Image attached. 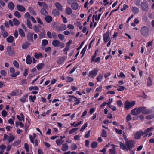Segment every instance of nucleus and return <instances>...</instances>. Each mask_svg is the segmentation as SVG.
<instances>
[{
	"mask_svg": "<svg viewBox=\"0 0 154 154\" xmlns=\"http://www.w3.org/2000/svg\"><path fill=\"white\" fill-rule=\"evenodd\" d=\"M146 107H145L140 106L138 108H136L131 112V113L134 116L142 113L144 114H147L151 112V111L149 109H146Z\"/></svg>",
	"mask_w": 154,
	"mask_h": 154,
	"instance_id": "nucleus-1",
	"label": "nucleus"
},
{
	"mask_svg": "<svg viewBox=\"0 0 154 154\" xmlns=\"http://www.w3.org/2000/svg\"><path fill=\"white\" fill-rule=\"evenodd\" d=\"M149 29L147 26H145L141 28L140 32L144 37L147 36L149 35Z\"/></svg>",
	"mask_w": 154,
	"mask_h": 154,
	"instance_id": "nucleus-2",
	"label": "nucleus"
},
{
	"mask_svg": "<svg viewBox=\"0 0 154 154\" xmlns=\"http://www.w3.org/2000/svg\"><path fill=\"white\" fill-rule=\"evenodd\" d=\"M52 44L55 47H60L61 48L64 47V44L61 43L58 40H54L52 41Z\"/></svg>",
	"mask_w": 154,
	"mask_h": 154,
	"instance_id": "nucleus-3",
	"label": "nucleus"
},
{
	"mask_svg": "<svg viewBox=\"0 0 154 154\" xmlns=\"http://www.w3.org/2000/svg\"><path fill=\"white\" fill-rule=\"evenodd\" d=\"M135 104V101H132L129 102L128 101H126L124 103V107L126 109H128L134 106Z\"/></svg>",
	"mask_w": 154,
	"mask_h": 154,
	"instance_id": "nucleus-4",
	"label": "nucleus"
},
{
	"mask_svg": "<svg viewBox=\"0 0 154 154\" xmlns=\"http://www.w3.org/2000/svg\"><path fill=\"white\" fill-rule=\"evenodd\" d=\"M127 150H130L134 146V142L131 140H128L126 142Z\"/></svg>",
	"mask_w": 154,
	"mask_h": 154,
	"instance_id": "nucleus-5",
	"label": "nucleus"
},
{
	"mask_svg": "<svg viewBox=\"0 0 154 154\" xmlns=\"http://www.w3.org/2000/svg\"><path fill=\"white\" fill-rule=\"evenodd\" d=\"M10 73L11 74L10 76L13 77H15L19 75L20 72L19 71H17L16 73L15 72V70L13 67H11L10 69Z\"/></svg>",
	"mask_w": 154,
	"mask_h": 154,
	"instance_id": "nucleus-6",
	"label": "nucleus"
},
{
	"mask_svg": "<svg viewBox=\"0 0 154 154\" xmlns=\"http://www.w3.org/2000/svg\"><path fill=\"white\" fill-rule=\"evenodd\" d=\"M142 9L144 11H146L149 9L148 5L147 3L145 2H143L141 4Z\"/></svg>",
	"mask_w": 154,
	"mask_h": 154,
	"instance_id": "nucleus-7",
	"label": "nucleus"
},
{
	"mask_svg": "<svg viewBox=\"0 0 154 154\" xmlns=\"http://www.w3.org/2000/svg\"><path fill=\"white\" fill-rule=\"evenodd\" d=\"M7 51L8 54L11 56H13L15 54L14 48L11 46H8L7 48Z\"/></svg>",
	"mask_w": 154,
	"mask_h": 154,
	"instance_id": "nucleus-8",
	"label": "nucleus"
},
{
	"mask_svg": "<svg viewBox=\"0 0 154 154\" xmlns=\"http://www.w3.org/2000/svg\"><path fill=\"white\" fill-rule=\"evenodd\" d=\"M98 70L97 69H95L94 70L89 72L88 77H91L92 78L95 77L97 74Z\"/></svg>",
	"mask_w": 154,
	"mask_h": 154,
	"instance_id": "nucleus-9",
	"label": "nucleus"
},
{
	"mask_svg": "<svg viewBox=\"0 0 154 154\" xmlns=\"http://www.w3.org/2000/svg\"><path fill=\"white\" fill-rule=\"evenodd\" d=\"M109 32H107L105 34H104L103 40L104 41L105 43H106L110 39V37H109Z\"/></svg>",
	"mask_w": 154,
	"mask_h": 154,
	"instance_id": "nucleus-10",
	"label": "nucleus"
},
{
	"mask_svg": "<svg viewBox=\"0 0 154 154\" xmlns=\"http://www.w3.org/2000/svg\"><path fill=\"white\" fill-rule=\"evenodd\" d=\"M17 10L21 12H24L25 11V8L22 5H17Z\"/></svg>",
	"mask_w": 154,
	"mask_h": 154,
	"instance_id": "nucleus-11",
	"label": "nucleus"
},
{
	"mask_svg": "<svg viewBox=\"0 0 154 154\" xmlns=\"http://www.w3.org/2000/svg\"><path fill=\"white\" fill-rule=\"evenodd\" d=\"M55 5L56 8L60 11H62L63 10L62 5L58 2H56L55 3Z\"/></svg>",
	"mask_w": 154,
	"mask_h": 154,
	"instance_id": "nucleus-12",
	"label": "nucleus"
},
{
	"mask_svg": "<svg viewBox=\"0 0 154 154\" xmlns=\"http://www.w3.org/2000/svg\"><path fill=\"white\" fill-rule=\"evenodd\" d=\"M68 96L73 97V99H74L73 101L75 102V103L74 104V105H77L80 103V100H78L76 97H75L74 96L72 95H69Z\"/></svg>",
	"mask_w": 154,
	"mask_h": 154,
	"instance_id": "nucleus-13",
	"label": "nucleus"
},
{
	"mask_svg": "<svg viewBox=\"0 0 154 154\" xmlns=\"http://www.w3.org/2000/svg\"><path fill=\"white\" fill-rule=\"evenodd\" d=\"M141 136V133H140V131H137L135 134L134 138L135 139H139L140 138Z\"/></svg>",
	"mask_w": 154,
	"mask_h": 154,
	"instance_id": "nucleus-14",
	"label": "nucleus"
},
{
	"mask_svg": "<svg viewBox=\"0 0 154 154\" xmlns=\"http://www.w3.org/2000/svg\"><path fill=\"white\" fill-rule=\"evenodd\" d=\"M56 142L57 145L60 146L65 141L63 139H58L56 140Z\"/></svg>",
	"mask_w": 154,
	"mask_h": 154,
	"instance_id": "nucleus-15",
	"label": "nucleus"
},
{
	"mask_svg": "<svg viewBox=\"0 0 154 154\" xmlns=\"http://www.w3.org/2000/svg\"><path fill=\"white\" fill-rule=\"evenodd\" d=\"M71 7L73 10H76L78 8L79 5L77 2H74L72 4Z\"/></svg>",
	"mask_w": 154,
	"mask_h": 154,
	"instance_id": "nucleus-16",
	"label": "nucleus"
},
{
	"mask_svg": "<svg viewBox=\"0 0 154 154\" xmlns=\"http://www.w3.org/2000/svg\"><path fill=\"white\" fill-rule=\"evenodd\" d=\"M28 97V94H26L23 95L20 99V101L23 103L26 102Z\"/></svg>",
	"mask_w": 154,
	"mask_h": 154,
	"instance_id": "nucleus-17",
	"label": "nucleus"
},
{
	"mask_svg": "<svg viewBox=\"0 0 154 154\" xmlns=\"http://www.w3.org/2000/svg\"><path fill=\"white\" fill-rule=\"evenodd\" d=\"M131 10L135 14H137L139 12V10L136 7H133L132 8Z\"/></svg>",
	"mask_w": 154,
	"mask_h": 154,
	"instance_id": "nucleus-18",
	"label": "nucleus"
},
{
	"mask_svg": "<svg viewBox=\"0 0 154 154\" xmlns=\"http://www.w3.org/2000/svg\"><path fill=\"white\" fill-rule=\"evenodd\" d=\"M66 29V26L65 24H62L58 28V30H59L63 31Z\"/></svg>",
	"mask_w": 154,
	"mask_h": 154,
	"instance_id": "nucleus-19",
	"label": "nucleus"
},
{
	"mask_svg": "<svg viewBox=\"0 0 154 154\" xmlns=\"http://www.w3.org/2000/svg\"><path fill=\"white\" fill-rule=\"evenodd\" d=\"M9 8L11 10H13L14 8V5L11 2H9L8 4Z\"/></svg>",
	"mask_w": 154,
	"mask_h": 154,
	"instance_id": "nucleus-20",
	"label": "nucleus"
},
{
	"mask_svg": "<svg viewBox=\"0 0 154 154\" xmlns=\"http://www.w3.org/2000/svg\"><path fill=\"white\" fill-rule=\"evenodd\" d=\"M32 62L31 58V57L28 55L26 58V62L27 64H30Z\"/></svg>",
	"mask_w": 154,
	"mask_h": 154,
	"instance_id": "nucleus-21",
	"label": "nucleus"
},
{
	"mask_svg": "<svg viewBox=\"0 0 154 154\" xmlns=\"http://www.w3.org/2000/svg\"><path fill=\"white\" fill-rule=\"evenodd\" d=\"M45 20L48 23H50L51 22L52 20V17L50 16H47L45 17Z\"/></svg>",
	"mask_w": 154,
	"mask_h": 154,
	"instance_id": "nucleus-22",
	"label": "nucleus"
},
{
	"mask_svg": "<svg viewBox=\"0 0 154 154\" xmlns=\"http://www.w3.org/2000/svg\"><path fill=\"white\" fill-rule=\"evenodd\" d=\"M19 125L21 127H24V125L21 122H17L15 123L16 127H18Z\"/></svg>",
	"mask_w": 154,
	"mask_h": 154,
	"instance_id": "nucleus-23",
	"label": "nucleus"
},
{
	"mask_svg": "<svg viewBox=\"0 0 154 154\" xmlns=\"http://www.w3.org/2000/svg\"><path fill=\"white\" fill-rule=\"evenodd\" d=\"M14 40V37L12 36L11 35L7 39V41L9 43H12Z\"/></svg>",
	"mask_w": 154,
	"mask_h": 154,
	"instance_id": "nucleus-24",
	"label": "nucleus"
},
{
	"mask_svg": "<svg viewBox=\"0 0 154 154\" xmlns=\"http://www.w3.org/2000/svg\"><path fill=\"white\" fill-rule=\"evenodd\" d=\"M120 147V148L122 149H126L127 150V148L126 146H125L124 145L122 142H119Z\"/></svg>",
	"mask_w": 154,
	"mask_h": 154,
	"instance_id": "nucleus-25",
	"label": "nucleus"
},
{
	"mask_svg": "<svg viewBox=\"0 0 154 154\" xmlns=\"http://www.w3.org/2000/svg\"><path fill=\"white\" fill-rule=\"evenodd\" d=\"M13 21L15 26H17L20 24V22L16 18H14L13 19Z\"/></svg>",
	"mask_w": 154,
	"mask_h": 154,
	"instance_id": "nucleus-26",
	"label": "nucleus"
},
{
	"mask_svg": "<svg viewBox=\"0 0 154 154\" xmlns=\"http://www.w3.org/2000/svg\"><path fill=\"white\" fill-rule=\"evenodd\" d=\"M30 45L29 43L26 42L23 44L22 47L23 49H26Z\"/></svg>",
	"mask_w": 154,
	"mask_h": 154,
	"instance_id": "nucleus-27",
	"label": "nucleus"
},
{
	"mask_svg": "<svg viewBox=\"0 0 154 154\" xmlns=\"http://www.w3.org/2000/svg\"><path fill=\"white\" fill-rule=\"evenodd\" d=\"M44 64L43 63H40L37 65L36 67L37 69L39 70L41 69L44 66Z\"/></svg>",
	"mask_w": 154,
	"mask_h": 154,
	"instance_id": "nucleus-28",
	"label": "nucleus"
},
{
	"mask_svg": "<svg viewBox=\"0 0 154 154\" xmlns=\"http://www.w3.org/2000/svg\"><path fill=\"white\" fill-rule=\"evenodd\" d=\"M52 13L53 15L55 16H57L59 14V11L57 9H55L54 10L52 11Z\"/></svg>",
	"mask_w": 154,
	"mask_h": 154,
	"instance_id": "nucleus-29",
	"label": "nucleus"
},
{
	"mask_svg": "<svg viewBox=\"0 0 154 154\" xmlns=\"http://www.w3.org/2000/svg\"><path fill=\"white\" fill-rule=\"evenodd\" d=\"M19 34L22 36L24 37L25 36V34L23 30L21 29H19Z\"/></svg>",
	"mask_w": 154,
	"mask_h": 154,
	"instance_id": "nucleus-30",
	"label": "nucleus"
},
{
	"mask_svg": "<svg viewBox=\"0 0 154 154\" xmlns=\"http://www.w3.org/2000/svg\"><path fill=\"white\" fill-rule=\"evenodd\" d=\"M29 90L31 91L32 90H38L39 89V88L37 86H33L29 87Z\"/></svg>",
	"mask_w": 154,
	"mask_h": 154,
	"instance_id": "nucleus-31",
	"label": "nucleus"
},
{
	"mask_svg": "<svg viewBox=\"0 0 154 154\" xmlns=\"http://www.w3.org/2000/svg\"><path fill=\"white\" fill-rule=\"evenodd\" d=\"M67 149V145L66 143H64L63 145V147L62 148V150L63 151H65Z\"/></svg>",
	"mask_w": 154,
	"mask_h": 154,
	"instance_id": "nucleus-32",
	"label": "nucleus"
},
{
	"mask_svg": "<svg viewBox=\"0 0 154 154\" xmlns=\"http://www.w3.org/2000/svg\"><path fill=\"white\" fill-rule=\"evenodd\" d=\"M98 143L96 142H94L91 144V146L93 148H96L97 146Z\"/></svg>",
	"mask_w": 154,
	"mask_h": 154,
	"instance_id": "nucleus-33",
	"label": "nucleus"
},
{
	"mask_svg": "<svg viewBox=\"0 0 154 154\" xmlns=\"http://www.w3.org/2000/svg\"><path fill=\"white\" fill-rule=\"evenodd\" d=\"M103 75L101 74H99L96 79L98 82H100L102 80Z\"/></svg>",
	"mask_w": 154,
	"mask_h": 154,
	"instance_id": "nucleus-34",
	"label": "nucleus"
},
{
	"mask_svg": "<svg viewBox=\"0 0 154 154\" xmlns=\"http://www.w3.org/2000/svg\"><path fill=\"white\" fill-rule=\"evenodd\" d=\"M109 154H117L116 149L114 148H113L112 149H109Z\"/></svg>",
	"mask_w": 154,
	"mask_h": 154,
	"instance_id": "nucleus-35",
	"label": "nucleus"
},
{
	"mask_svg": "<svg viewBox=\"0 0 154 154\" xmlns=\"http://www.w3.org/2000/svg\"><path fill=\"white\" fill-rule=\"evenodd\" d=\"M14 15L18 18H20L21 17L20 13L18 11H16L14 13Z\"/></svg>",
	"mask_w": 154,
	"mask_h": 154,
	"instance_id": "nucleus-36",
	"label": "nucleus"
},
{
	"mask_svg": "<svg viewBox=\"0 0 154 154\" xmlns=\"http://www.w3.org/2000/svg\"><path fill=\"white\" fill-rule=\"evenodd\" d=\"M27 25L28 27L30 29H32V27L31 22L29 20H27Z\"/></svg>",
	"mask_w": 154,
	"mask_h": 154,
	"instance_id": "nucleus-37",
	"label": "nucleus"
},
{
	"mask_svg": "<svg viewBox=\"0 0 154 154\" xmlns=\"http://www.w3.org/2000/svg\"><path fill=\"white\" fill-rule=\"evenodd\" d=\"M33 29L34 31L36 33H38L40 31V30L39 27L36 25H35L33 26Z\"/></svg>",
	"mask_w": 154,
	"mask_h": 154,
	"instance_id": "nucleus-38",
	"label": "nucleus"
},
{
	"mask_svg": "<svg viewBox=\"0 0 154 154\" xmlns=\"http://www.w3.org/2000/svg\"><path fill=\"white\" fill-rule=\"evenodd\" d=\"M24 16L27 19V20H29V19L30 18L31 16H30V14L29 12H26Z\"/></svg>",
	"mask_w": 154,
	"mask_h": 154,
	"instance_id": "nucleus-39",
	"label": "nucleus"
},
{
	"mask_svg": "<svg viewBox=\"0 0 154 154\" xmlns=\"http://www.w3.org/2000/svg\"><path fill=\"white\" fill-rule=\"evenodd\" d=\"M14 136L12 135H10V136L8 137V140L9 142H10L12 141L14 139Z\"/></svg>",
	"mask_w": 154,
	"mask_h": 154,
	"instance_id": "nucleus-40",
	"label": "nucleus"
},
{
	"mask_svg": "<svg viewBox=\"0 0 154 154\" xmlns=\"http://www.w3.org/2000/svg\"><path fill=\"white\" fill-rule=\"evenodd\" d=\"M48 43V42L46 39H44L42 40V45L43 46H45L47 45Z\"/></svg>",
	"mask_w": 154,
	"mask_h": 154,
	"instance_id": "nucleus-41",
	"label": "nucleus"
},
{
	"mask_svg": "<svg viewBox=\"0 0 154 154\" xmlns=\"http://www.w3.org/2000/svg\"><path fill=\"white\" fill-rule=\"evenodd\" d=\"M13 64L14 66L17 68L19 67V65L18 63L16 60L13 61Z\"/></svg>",
	"mask_w": 154,
	"mask_h": 154,
	"instance_id": "nucleus-42",
	"label": "nucleus"
},
{
	"mask_svg": "<svg viewBox=\"0 0 154 154\" xmlns=\"http://www.w3.org/2000/svg\"><path fill=\"white\" fill-rule=\"evenodd\" d=\"M33 37V34L31 33H28L27 34V38L29 40H31L32 39Z\"/></svg>",
	"mask_w": 154,
	"mask_h": 154,
	"instance_id": "nucleus-43",
	"label": "nucleus"
},
{
	"mask_svg": "<svg viewBox=\"0 0 154 154\" xmlns=\"http://www.w3.org/2000/svg\"><path fill=\"white\" fill-rule=\"evenodd\" d=\"M101 135L104 137H106L107 136V133L106 131L104 129L102 130V133L101 134Z\"/></svg>",
	"mask_w": 154,
	"mask_h": 154,
	"instance_id": "nucleus-44",
	"label": "nucleus"
},
{
	"mask_svg": "<svg viewBox=\"0 0 154 154\" xmlns=\"http://www.w3.org/2000/svg\"><path fill=\"white\" fill-rule=\"evenodd\" d=\"M77 148V145L74 143L72 144L70 146V148L72 150H75Z\"/></svg>",
	"mask_w": 154,
	"mask_h": 154,
	"instance_id": "nucleus-45",
	"label": "nucleus"
},
{
	"mask_svg": "<svg viewBox=\"0 0 154 154\" xmlns=\"http://www.w3.org/2000/svg\"><path fill=\"white\" fill-rule=\"evenodd\" d=\"M41 13L44 15H46L48 14V13L43 8H42L41 10Z\"/></svg>",
	"mask_w": 154,
	"mask_h": 154,
	"instance_id": "nucleus-46",
	"label": "nucleus"
},
{
	"mask_svg": "<svg viewBox=\"0 0 154 154\" xmlns=\"http://www.w3.org/2000/svg\"><path fill=\"white\" fill-rule=\"evenodd\" d=\"M153 118H154V116H153V114H152L147 116L145 118L146 119H150Z\"/></svg>",
	"mask_w": 154,
	"mask_h": 154,
	"instance_id": "nucleus-47",
	"label": "nucleus"
},
{
	"mask_svg": "<svg viewBox=\"0 0 154 154\" xmlns=\"http://www.w3.org/2000/svg\"><path fill=\"white\" fill-rule=\"evenodd\" d=\"M42 57V54L41 53H36L35 54V57L37 59H38L39 57Z\"/></svg>",
	"mask_w": 154,
	"mask_h": 154,
	"instance_id": "nucleus-48",
	"label": "nucleus"
},
{
	"mask_svg": "<svg viewBox=\"0 0 154 154\" xmlns=\"http://www.w3.org/2000/svg\"><path fill=\"white\" fill-rule=\"evenodd\" d=\"M64 60V58L63 57L60 58L57 61V63L58 64H61Z\"/></svg>",
	"mask_w": 154,
	"mask_h": 154,
	"instance_id": "nucleus-49",
	"label": "nucleus"
},
{
	"mask_svg": "<svg viewBox=\"0 0 154 154\" xmlns=\"http://www.w3.org/2000/svg\"><path fill=\"white\" fill-rule=\"evenodd\" d=\"M35 99L36 96L35 95L33 96L31 95L29 97V99L32 102H34V100Z\"/></svg>",
	"mask_w": 154,
	"mask_h": 154,
	"instance_id": "nucleus-50",
	"label": "nucleus"
},
{
	"mask_svg": "<svg viewBox=\"0 0 154 154\" xmlns=\"http://www.w3.org/2000/svg\"><path fill=\"white\" fill-rule=\"evenodd\" d=\"M114 130L115 131H116V132L118 134H122V130H118L116 128H114Z\"/></svg>",
	"mask_w": 154,
	"mask_h": 154,
	"instance_id": "nucleus-51",
	"label": "nucleus"
},
{
	"mask_svg": "<svg viewBox=\"0 0 154 154\" xmlns=\"http://www.w3.org/2000/svg\"><path fill=\"white\" fill-rule=\"evenodd\" d=\"M78 128H74L72 129L71 130H70L69 131V133L70 134H72L73 133H74L75 131H76L78 129Z\"/></svg>",
	"mask_w": 154,
	"mask_h": 154,
	"instance_id": "nucleus-52",
	"label": "nucleus"
},
{
	"mask_svg": "<svg viewBox=\"0 0 154 154\" xmlns=\"http://www.w3.org/2000/svg\"><path fill=\"white\" fill-rule=\"evenodd\" d=\"M7 112L5 110H3L1 112L2 116L4 117H5L7 116Z\"/></svg>",
	"mask_w": 154,
	"mask_h": 154,
	"instance_id": "nucleus-53",
	"label": "nucleus"
},
{
	"mask_svg": "<svg viewBox=\"0 0 154 154\" xmlns=\"http://www.w3.org/2000/svg\"><path fill=\"white\" fill-rule=\"evenodd\" d=\"M152 81L150 77H149L147 80V85L149 86H150L152 85Z\"/></svg>",
	"mask_w": 154,
	"mask_h": 154,
	"instance_id": "nucleus-54",
	"label": "nucleus"
},
{
	"mask_svg": "<svg viewBox=\"0 0 154 154\" xmlns=\"http://www.w3.org/2000/svg\"><path fill=\"white\" fill-rule=\"evenodd\" d=\"M88 125L87 123H85L84 125L82 127L81 129H80V131H82L84 130L85 128L87 127Z\"/></svg>",
	"mask_w": 154,
	"mask_h": 154,
	"instance_id": "nucleus-55",
	"label": "nucleus"
},
{
	"mask_svg": "<svg viewBox=\"0 0 154 154\" xmlns=\"http://www.w3.org/2000/svg\"><path fill=\"white\" fill-rule=\"evenodd\" d=\"M119 87V88L117 89L119 91H122L125 88V87L124 86H120Z\"/></svg>",
	"mask_w": 154,
	"mask_h": 154,
	"instance_id": "nucleus-56",
	"label": "nucleus"
},
{
	"mask_svg": "<svg viewBox=\"0 0 154 154\" xmlns=\"http://www.w3.org/2000/svg\"><path fill=\"white\" fill-rule=\"evenodd\" d=\"M58 37L59 38L60 40H63L64 38V36L63 35H62V34H60L58 35Z\"/></svg>",
	"mask_w": 154,
	"mask_h": 154,
	"instance_id": "nucleus-57",
	"label": "nucleus"
},
{
	"mask_svg": "<svg viewBox=\"0 0 154 154\" xmlns=\"http://www.w3.org/2000/svg\"><path fill=\"white\" fill-rule=\"evenodd\" d=\"M24 147L25 149L27 152H29V148L28 145L27 144L25 143L24 144Z\"/></svg>",
	"mask_w": 154,
	"mask_h": 154,
	"instance_id": "nucleus-58",
	"label": "nucleus"
},
{
	"mask_svg": "<svg viewBox=\"0 0 154 154\" xmlns=\"http://www.w3.org/2000/svg\"><path fill=\"white\" fill-rule=\"evenodd\" d=\"M45 36V34L44 31L43 32L41 33L39 35V37L41 38H44Z\"/></svg>",
	"mask_w": 154,
	"mask_h": 154,
	"instance_id": "nucleus-59",
	"label": "nucleus"
},
{
	"mask_svg": "<svg viewBox=\"0 0 154 154\" xmlns=\"http://www.w3.org/2000/svg\"><path fill=\"white\" fill-rule=\"evenodd\" d=\"M131 119V117L130 114L128 115L126 117V120L127 121H129Z\"/></svg>",
	"mask_w": 154,
	"mask_h": 154,
	"instance_id": "nucleus-60",
	"label": "nucleus"
},
{
	"mask_svg": "<svg viewBox=\"0 0 154 154\" xmlns=\"http://www.w3.org/2000/svg\"><path fill=\"white\" fill-rule=\"evenodd\" d=\"M29 138H30V139L31 142L32 143H34V139H35V138H34L33 137H32V136L31 135H29Z\"/></svg>",
	"mask_w": 154,
	"mask_h": 154,
	"instance_id": "nucleus-61",
	"label": "nucleus"
},
{
	"mask_svg": "<svg viewBox=\"0 0 154 154\" xmlns=\"http://www.w3.org/2000/svg\"><path fill=\"white\" fill-rule=\"evenodd\" d=\"M1 74L3 76H5L6 75V71L4 70H1L0 71Z\"/></svg>",
	"mask_w": 154,
	"mask_h": 154,
	"instance_id": "nucleus-62",
	"label": "nucleus"
},
{
	"mask_svg": "<svg viewBox=\"0 0 154 154\" xmlns=\"http://www.w3.org/2000/svg\"><path fill=\"white\" fill-rule=\"evenodd\" d=\"M117 104L120 107L122 106L123 105L122 103V101L120 100H119L117 101Z\"/></svg>",
	"mask_w": 154,
	"mask_h": 154,
	"instance_id": "nucleus-63",
	"label": "nucleus"
},
{
	"mask_svg": "<svg viewBox=\"0 0 154 154\" xmlns=\"http://www.w3.org/2000/svg\"><path fill=\"white\" fill-rule=\"evenodd\" d=\"M6 146L5 145H1L0 146V150H3V151H4V150L6 148Z\"/></svg>",
	"mask_w": 154,
	"mask_h": 154,
	"instance_id": "nucleus-64",
	"label": "nucleus"
}]
</instances>
